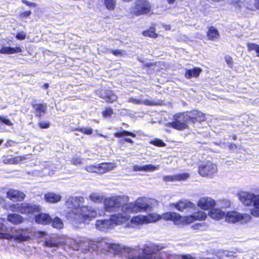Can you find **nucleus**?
<instances>
[{"label": "nucleus", "mask_w": 259, "mask_h": 259, "mask_svg": "<svg viewBox=\"0 0 259 259\" xmlns=\"http://www.w3.org/2000/svg\"><path fill=\"white\" fill-rule=\"evenodd\" d=\"M5 222V219L0 218V239L22 242L27 240L29 238V233L27 230L8 228Z\"/></svg>", "instance_id": "f257e3e1"}, {"label": "nucleus", "mask_w": 259, "mask_h": 259, "mask_svg": "<svg viewBox=\"0 0 259 259\" xmlns=\"http://www.w3.org/2000/svg\"><path fill=\"white\" fill-rule=\"evenodd\" d=\"M150 207L149 199L146 197H140L133 202H130L122 206L121 213L125 217V222L130 219V214L144 211Z\"/></svg>", "instance_id": "f03ea898"}, {"label": "nucleus", "mask_w": 259, "mask_h": 259, "mask_svg": "<svg viewBox=\"0 0 259 259\" xmlns=\"http://www.w3.org/2000/svg\"><path fill=\"white\" fill-rule=\"evenodd\" d=\"M160 215L152 213L147 215L139 214L130 217L129 220L124 223L125 228H137L146 224L154 223L161 219Z\"/></svg>", "instance_id": "7ed1b4c3"}, {"label": "nucleus", "mask_w": 259, "mask_h": 259, "mask_svg": "<svg viewBox=\"0 0 259 259\" xmlns=\"http://www.w3.org/2000/svg\"><path fill=\"white\" fill-rule=\"evenodd\" d=\"M125 217H123L121 212L111 215L109 220H97L96 227L97 229L102 231H106L112 229L115 226L125 223Z\"/></svg>", "instance_id": "20e7f679"}, {"label": "nucleus", "mask_w": 259, "mask_h": 259, "mask_svg": "<svg viewBox=\"0 0 259 259\" xmlns=\"http://www.w3.org/2000/svg\"><path fill=\"white\" fill-rule=\"evenodd\" d=\"M128 201L129 197L126 195H114L108 197L104 199V208L107 211H115L119 208H121L122 206L127 203Z\"/></svg>", "instance_id": "39448f33"}, {"label": "nucleus", "mask_w": 259, "mask_h": 259, "mask_svg": "<svg viewBox=\"0 0 259 259\" xmlns=\"http://www.w3.org/2000/svg\"><path fill=\"white\" fill-rule=\"evenodd\" d=\"M238 196L240 201L244 205L249 206L253 204L254 208L251 210V213L255 217H259V195L241 192Z\"/></svg>", "instance_id": "423d86ee"}, {"label": "nucleus", "mask_w": 259, "mask_h": 259, "mask_svg": "<svg viewBox=\"0 0 259 259\" xmlns=\"http://www.w3.org/2000/svg\"><path fill=\"white\" fill-rule=\"evenodd\" d=\"M97 215V211L94 207L90 206L82 205L73 220L78 223H80L88 220H90L94 219Z\"/></svg>", "instance_id": "0eeeda50"}, {"label": "nucleus", "mask_w": 259, "mask_h": 259, "mask_svg": "<svg viewBox=\"0 0 259 259\" xmlns=\"http://www.w3.org/2000/svg\"><path fill=\"white\" fill-rule=\"evenodd\" d=\"M84 202V199L82 196H70L65 203V206L71 209L68 212L67 217L73 219L75 214L81 207V204Z\"/></svg>", "instance_id": "6e6552de"}, {"label": "nucleus", "mask_w": 259, "mask_h": 259, "mask_svg": "<svg viewBox=\"0 0 259 259\" xmlns=\"http://www.w3.org/2000/svg\"><path fill=\"white\" fill-rule=\"evenodd\" d=\"M189 116L187 113H179L174 116V121L169 124L170 126L178 130H183L188 127V122Z\"/></svg>", "instance_id": "1a4fd4ad"}, {"label": "nucleus", "mask_w": 259, "mask_h": 259, "mask_svg": "<svg viewBox=\"0 0 259 259\" xmlns=\"http://www.w3.org/2000/svg\"><path fill=\"white\" fill-rule=\"evenodd\" d=\"M127 259H156L154 256H142L139 246L133 247L125 246L123 255Z\"/></svg>", "instance_id": "9d476101"}, {"label": "nucleus", "mask_w": 259, "mask_h": 259, "mask_svg": "<svg viewBox=\"0 0 259 259\" xmlns=\"http://www.w3.org/2000/svg\"><path fill=\"white\" fill-rule=\"evenodd\" d=\"M225 221L230 223L241 222L247 223L251 219V217L248 214L240 213L237 211H228L226 213Z\"/></svg>", "instance_id": "9b49d317"}, {"label": "nucleus", "mask_w": 259, "mask_h": 259, "mask_svg": "<svg viewBox=\"0 0 259 259\" xmlns=\"http://www.w3.org/2000/svg\"><path fill=\"white\" fill-rule=\"evenodd\" d=\"M150 11V5L147 0H136L132 12L136 15L145 14Z\"/></svg>", "instance_id": "f8f14e48"}, {"label": "nucleus", "mask_w": 259, "mask_h": 259, "mask_svg": "<svg viewBox=\"0 0 259 259\" xmlns=\"http://www.w3.org/2000/svg\"><path fill=\"white\" fill-rule=\"evenodd\" d=\"M217 171V165L211 161H207L199 167L198 172L202 177L210 176Z\"/></svg>", "instance_id": "ddd939ff"}, {"label": "nucleus", "mask_w": 259, "mask_h": 259, "mask_svg": "<svg viewBox=\"0 0 259 259\" xmlns=\"http://www.w3.org/2000/svg\"><path fill=\"white\" fill-rule=\"evenodd\" d=\"M207 216L206 213L203 211H198L191 215L183 216V225L190 224L196 221H204Z\"/></svg>", "instance_id": "4468645a"}, {"label": "nucleus", "mask_w": 259, "mask_h": 259, "mask_svg": "<svg viewBox=\"0 0 259 259\" xmlns=\"http://www.w3.org/2000/svg\"><path fill=\"white\" fill-rule=\"evenodd\" d=\"M109 240L104 238H99L97 239L90 240L89 244L93 249L101 248L108 251L110 245Z\"/></svg>", "instance_id": "2eb2a0df"}, {"label": "nucleus", "mask_w": 259, "mask_h": 259, "mask_svg": "<svg viewBox=\"0 0 259 259\" xmlns=\"http://www.w3.org/2000/svg\"><path fill=\"white\" fill-rule=\"evenodd\" d=\"M163 248V246L160 245L155 244H147L144 245L143 248H141V252L145 255H142V256H154L156 258V256L155 254Z\"/></svg>", "instance_id": "dca6fc26"}, {"label": "nucleus", "mask_w": 259, "mask_h": 259, "mask_svg": "<svg viewBox=\"0 0 259 259\" xmlns=\"http://www.w3.org/2000/svg\"><path fill=\"white\" fill-rule=\"evenodd\" d=\"M215 205V201L208 197H202L197 202L198 206L204 210L211 209L214 207Z\"/></svg>", "instance_id": "f3484780"}, {"label": "nucleus", "mask_w": 259, "mask_h": 259, "mask_svg": "<svg viewBox=\"0 0 259 259\" xmlns=\"http://www.w3.org/2000/svg\"><path fill=\"white\" fill-rule=\"evenodd\" d=\"M114 136L117 138H122V141L129 144H134L133 140L128 137L135 138L136 135L135 134L120 129L114 134Z\"/></svg>", "instance_id": "a211bd4d"}, {"label": "nucleus", "mask_w": 259, "mask_h": 259, "mask_svg": "<svg viewBox=\"0 0 259 259\" xmlns=\"http://www.w3.org/2000/svg\"><path fill=\"white\" fill-rule=\"evenodd\" d=\"M161 219L166 221H172L175 224L177 225H183V216L175 213L168 212L164 213L162 215H160Z\"/></svg>", "instance_id": "6ab92c4d"}, {"label": "nucleus", "mask_w": 259, "mask_h": 259, "mask_svg": "<svg viewBox=\"0 0 259 259\" xmlns=\"http://www.w3.org/2000/svg\"><path fill=\"white\" fill-rule=\"evenodd\" d=\"M41 208L39 206L30 203H21V213L32 214L40 211Z\"/></svg>", "instance_id": "aec40b11"}, {"label": "nucleus", "mask_w": 259, "mask_h": 259, "mask_svg": "<svg viewBox=\"0 0 259 259\" xmlns=\"http://www.w3.org/2000/svg\"><path fill=\"white\" fill-rule=\"evenodd\" d=\"M7 197L14 201H21L24 200L25 195L21 191L10 189L7 193Z\"/></svg>", "instance_id": "412c9836"}, {"label": "nucleus", "mask_w": 259, "mask_h": 259, "mask_svg": "<svg viewBox=\"0 0 259 259\" xmlns=\"http://www.w3.org/2000/svg\"><path fill=\"white\" fill-rule=\"evenodd\" d=\"M208 215L212 220L220 221L225 219L226 212L221 209L213 207L209 211Z\"/></svg>", "instance_id": "4be33fe9"}, {"label": "nucleus", "mask_w": 259, "mask_h": 259, "mask_svg": "<svg viewBox=\"0 0 259 259\" xmlns=\"http://www.w3.org/2000/svg\"><path fill=\"white\" fill-rule=\"evenodd\" d=\"M190 175L188 173H182L173 176H166L163 178V180L166 182L185 181L188 179Z\"/></svg>", "instance_id": "5701e85b"}, {"label": "nucleus", "mask_w": 259, "mask_h": 259, "mask_svg": "<svg viewBox=\"0 0 259 259\" xmlns=\"http://www.w3.org/2000/svg\"><path fill=\"white\" fill-rule=\"evenodd\" d=\"M170 206H174L177 209L180 211H183L187 208H194L195 204L188 200H181L177 203L170 204Z\"/></svg>", "instance_id": "b1692460"}, {"label": "nucleus", "mask_w": 259, "mask_h": 259, "mask_svg": "<svg viewBox=\"0 0 259 259\" xmlns=\"http://www.w3.org/2000/svg\"><path fill=\"white\" fill-rule=\"evenodd\" d=\"M101 98L107 102L112 103L117 99V96L109 90H102L100 92Z\"/></svg>", "instance_id": "393cba45"}, {"label": "nucleus", "mask_w": 259, "mask_h": 259, "mask_svg": "<svg viewBox=\"0 0 259 259\" xmlns=\"http://www.w3.org/2000/svg\"><path fill=\"white\" fill-rule=\"evenodd\" d=\"M32 107L34 110L35 115L41 117L47 112V105L46 104H32Z\"/></svg>", "instance_id": "a878e982"}, {"label": "nucleus", "mask_w": 259, "mask_h": 259, "mask_svg": "<svg viewBox=\"0 0 259 259\" xmlns=\"http://www.w3.org/2000/svg\"><path fill=\"white\" fill-rule=\"evenodd\" d=\"M98 165V173L104 174L114 169L117 164L114 162L102 163Z\"/></svg>", "instance_id": "bb28decb"}, {"label": "nucleus", "mask_w": 259, "mask_h": 259, "mask_svg": "<svg viewBox=\"0 0 259 259\" xmlns=\"http://www.w3.org/2000/svg\"><path fill=\"white\" fill-rule=\"evenodd\" d=\"M44 199L48 203H56L60 201L62 196L58 193L49 192L44 195Z\"/></svg>", "instance_id": "cd10ccee"}, {"label": "nucleus", "mask_w": 259, "mask_h": 259, "mask_svg": "<svg viewBox=\"0 0 259 259\" xmlns=\"http://www.w3.org/2000/svg\"><path fill=\"white\" fill-rule=\"evenodd\" d=\"M125 246L111 243L108 251L112 252L115 254L123 255V250H124Z\"/></svg>", "instance_id": "c85d7f7f"}, {"label": "nucleus", "mask_w": 259, "mask_h": 259, "mask_svg": "<svg viewBox=\"0 0 259 259\" xmlns=\"http://www.w3.org/2000/svg\"><path fill=\"white\" fill-rule=\"evenodd\" d=\"M188 116H189V120H192L193 122H194V120L201 122L205 119V115L198 111L194 110L189 114L188 113Z\"/></svg>", "instance_id": "c756f323"}, {"label": "nucleus", "mask_w": 259, "mask_h": 259, "mask_svg": "<svg viewBox=\"0 0 259 259\" xmlns=\"http://www.w3.org/2000/svg\"><path fill=\"white\" fill-rule=\"evenodd\" d=\"M35 222L40 224L47 225L52 221V218L47 213H40L35 218Z\"/></svg>", "instance_id": "7c9ffc66"}, {"label": "nucleus", "mask_w": 259, "mask_h": 259, "mask_svg": "<svg viewBox=\"0 0 259 259\" xmlns=\"http://www.w3.org/2000/svg\"><path fill=\"white\" fill-rule=\"evenodd\" d=\"M29 155H25L23 156H19L16 157H3V161L5 163H8L11 164L17 163L23 160L28 159V157Z\"/></svg>", "instance_id": "2f4dec72"}, {"label": "nucleus", "mask_w": 259, "mask_h": 259, "mask_svg": "<svg viewBox=\"0 0 259 259\" xmlns=\"http://www.w3.org/2000/svg\"><path fill=\"white\" fill-rule=\"evenodd\" d=\"M7 220L13 224L18 225L23 222L24 219L20 214L9 213L8 214Z\"/></svg>", "instance_id": "473e14b6"}, {"label": "nucleus", "mask_w": 259, "mask_h": 259, "mask_svg": "<svg viewBox=\"0 0 259 259\" xmlns=\"http://www.w3.org/2000/svg\"><path fill=\"white\" fill-rule=\"evenodd\" d=\"M128 102L135 104H143L144 105L148 106H151L156 104V103L153 101L144 99L142 97H141L140 99L130 98L128 100Z\"/></svg>", "instance_id": "72a5a7b5"}, {"label": "nucleus", "mask_w": 259, "mask_h": 259, "mask_svg": "<svg viewBox=\"0 0 259 259\" xmlns=\"http://www.w3.org/2000/svg\"><path fill=\"white\" fill-rule=\"evenodd\" d=\"M202 69L199 67H195L191 69H188L186 71L185 76L190 79L192 77H197L201 72Z\"/></svg>", "instance_id": "f704fd0d"}, {"label": "nucleus", "mask_w": 259, "mask_h": 259, "mask_svg": "<svg viewBox=\"0 0 259 259\" xmlns=\"http://www.w3.org/2000/svg\"><path fill=\"white\" fill-rule=\"evenodd\" d=\"M22 52V49L19 47L11 48L8 47H3L0 50V53L3 54H13Z\"/></svg>", "instance_id": "c9c22d12"}, {"label": "nucleus", "mask_w": 259, "mask_h": 259, "mask_svg": "<svg viewBox=\"0 0 259 259\" xmlns=\"http://www.w3.org/2000/svg\"><path fill=\"white\" fill-rule=\"evenodd\" d=\"M207 36L208 38L211 40L217 39L219 36V33L217 29L213 27H211L209 28L207 32Z\"/></svg>", "instance_id": "e433bc0d"}, {"label": "nucleus", "mask_w": 259, "mask_h": 259, "mask_svg": "<svg viewBox=\"0 0 259 259\" xmlns=\"http://www.w3.org/2000/svg\"><path fill=\"white\" fill-rule=\"evenodd\" d=\"M89 198L92 201L95 203H101L104 199L103 195L97 193L91 194Z\"/></svg>", "instance_id": "4c0bfd02"}, {"label": "nucleus", "mask_w": 259, "mask_h": 259, "mask_svg": "<svg viewBox=\"0 0 259 259\" xmlns=\"http://www.w3.org/2000/svg\"><path fill=\"white\" fill-rule=\"evenodd\" d=\"M52 226L53 228L61 229L63 227V223L62 220L58 218L55 217L54 219H52Z\"/></svg>", "instance_id": "58836bf2"}, {"label": "nucleus", "mask_w": 259, "mask_h": 259, "mask_svg": "<svg viewBox=\"0 0 259 259\" xmlns=\"http://www.w3.org/2000/svg\"><path fill=\"white\" fill-rule=\"evenodd\" d=\"M164 257H166L168 259H176L179 258V255L176 254L163 252L161 253L157 256H156V259H164Z\"/></svg>", "instance_id": "ea45409f"}, {"label": "nucleus", "mask_w": 259, "mask_h": 259, "mask_svg": "<svg viewBox=\"0 0 259 259\" xmlns=\"http://www.w3.org/2000/svg\"><path fill=\"white\" fill-rule=\"evenodd\" d=\"M45 243H46V245L47 246H48L50 247H56L59 245L63 243V242L59 241L58 239H50L48 241H46Z\"/></svg>", "instance_id": "a19ab883"}, {"label": "nucleus", "mask_w": 259, "mask_h": 259, "mask_svg": "<svg viewBox=\"0 0 259 259\" xmlns=\"http://www.w3.org/2000/svg\"><path fill=\"white\" fill-rule=\"evenodd\" d=\"M104 2L108 10H113L114 9L116 4V0H104Z\"/></svg>", "instance_id": "79ce46f5"}, {"label": "nucleus", "mask_w": 259, "mask_h": 259, "mask_svg": "<svg viewBox=\"0 0 259 259\" xmlns=\"http://www.w3.org/2000/svg\"><path fill=\"white\" fill-rule=\"evenodd\" d=\"M247 49L248 51H254L257 54V56L259 57V45L249 42L247 44Z\"/></svg>", "instance_id": "37998d69"}, {"label": "nucleus", "mask_w": 259, "mask_h": 259, "mask_svg": "<svg viewBox=\"0 0 259 259\" xmlns=\"http://www.w3.org/2000/svg\"><path fill=\"white\" fill-rule=\"evenodd\" d=\"M143 34L145 36H149L153 38H156L157 37V34L155 32V30L153 28L144 31L143 32Z\"/></svg>", "instance_id": "c03bdc74"}, {"label": "nucleus", "mask_w": 259, "mask_h": 259, "mask_svg": "<svg viewBox=\"0 0 259 259\" xmlns=\"http://www.w3.org/2000/svg\"><path fill=\"white\" fill-rule=\"evenodd\" d=\"M85 169L89 172L98 173V165H90L85 166Z\"/></svg>", "instance_id": "a18cd8bd"}, {"label": "nucleus", "mask_w": 259, "mask_h": 259, "mask_svg": "<svg viewBox=\"0 0 259 259\" xmlns=\"http://www.w3.org/2000/svg\"><path fill=\"white\" fill-rule=\"evenodd\" d=\"M21 204H14L10 206L9 209L13 212H18L21 213Z\"/></svg>", "instance_id": "49530a36"}, {"label": "nucleus", "mask_w": 259, "mask_h": 259, "mask_svg": "<svg viewBox=\"0 0 259 259\" xmlns=\"http://www.w3.org/2000/svg\"><path fill=\"white\" fill-rule=\"evenodd\" d=\"M159 165H153L152 164H148L144 165V171H153L159 168Z\"/></svg>", "instance_id": "de8ad7c7"}, {"label": "nucleus", "mask_w": 259, "mask_h": 259, "mask_svg": "<svg viewBox=\"0 0 259 259\" xmlns=\"http://www.w3.org/2000/svg\"><path fill=\"white\" fill-rule=\"evenodd\" d=\"M150 144L154 145V146H165V144L160 139H155L151 140L149 142Z\"/></svg>", "instance_id": "09e8293b"}, {"label": "nucleus", "mask_w": 259, "mask_h": 259, "mask_svg": "<svg viewBox=\"0 0 259 259\" xmlns=\"http://www.w3.org/2000/svg\"><path fill=\"white\" fill-rule=\"evenodd\" d=\"M0 122L8 126L13 125V123L6 116H0Z\"/></svg>", "instance_id": "8fccbe9b"}, {"label": "nucleus", "mask_w": 259, "mask_h": 259, "mask_svg": "<svg viewBox=\"0 0 259 259\" xmlns=\"http://www.w3.org/2000/svg\"><path fill=\"white\" fill-rule=\"evenodd\" d=\"M78 131L84 134L88 135H91L93 132V129L90 127L81 128Z\"/></svg>", "instance_id": "3c124183"}, {"label": "nucleus", "mask_w": 259, "mask_h": 259, "mask_svg": "<svg viewBox=\"0 0 259 259\" xmlns=\"http://www.w3.org/2000/svg\"><path fill=\"white\" fill-rule=\"evenodd\" d=\"M113 113L112 109L111 108H107L103 112V115L105 117H110Z\"/></svg>", "instance_id": "603ef678"}, {"label": "nucleus", "mask_w": 259, "mask_h": 259, "mask_svg": "<svg viewBox=\"0 0 259 259\" xmlns=\"http://www.w3.org/2000/svg\"><path fill=\"white\" fill-rule=\"evenodd\" d=\"M38 125L41 128H47L50 126V123L47 121H40Z\"/></svg>", "instance_id": "864d4df0"}, {"label": "nucleus", "mask_w": 259, "mask_h": 259, "mask_svg": "<svg viewBox=\"0 0 259 259\" xmlns=\"http://www.w3.org/2000/svg\"><path fill=\"white\" fill-rule=\"evenodd\" d=\"M71 162L75 165H78L82 163L81 159L79 158H73L71 160Z\"/></svg>", "instance_id": "5fc2aeb1"}, {"label": "nucleus", "mask_w": 259, "mask_h": 259, "mask_svg": "<svg viewBox=\"0 0 259 259\" xmlns=\"http://www.w3.org/2000/svg\"><path fill=\"white\" fill-rule=\"evenodd\" d=\"M225 59L227 64L230 67H231L233 65V61L232 58L230 56H226Z\"/></svg>", "instance_id": "6e6d98bb"}, {"label": "nucleus", "mask_w": 259, "mask_h": 259, "mask_svg": "<svg viewBox=\"0 0 259 259\" xmlns=\"http://www.w3.org/2000/svg\"><path fill=\"white\" fill-rule=\"evenodd\" d=\"M26 34L23 32L18 33L16 35V38L18 39L23 40L25 38Z\"/></svg>", "instance_id": "4d7b16f0"}, {"label": "nucleus", "mask_w": 259, "mask_h": 259, "mask_svg": "<svg viewBox=\"0 0 259 259\" xmlns=\"http://www.w3.org/2000/svg\"><path fill=\"white\" fill-rule=\"evenodd\" d=\"M196 259L195 257L191 255V254H185L182 255L181 256H179V258L178 259Z\"/></svg>", "instance_id": "13d9d810"}, {"label": "nucleus", "mask_w": 259, "mask_h": 259, "mask_svg": "<svg viewBox=\"0 0 259 259\" xmlns=\"http://www.w3.org/2000/svg\"><path fill=\"white\" fill-rule=\"evenodd\" d=\"M123 51L120 50H112V53L116 56H121L123 54Z\"/></svg>", "instance_id": "bf43d9fd"}, {"label": "nucleus", "mask_w": 259, "mask_h": 259, "mask_svg": "<svg viewBox=\"0 0 259 259\" xmlns=\"http://www.w3.org/2000/svg\"><path fill=\"white\" fill-rule=\"evenodd\" d=\"M133 170L135 171H144V165L143 166H139L138 165H134V166H133Z\"/></svg>", "instance_id": "052dcab7"}, {"label": "nucleus", "mask_w": 259, "mask_h": 259, "mask_svg": "<svg viewBox=\"0 0 259 259\" xmlns=\"http://www.w3.org/2000/svg\"><path fill=\"white\" fill-rule=\"evenodd\" d=\"M22 2L28 6L35 7V4L33 3L28 2L26 1H23Z\"/></svg>", "instance_id": "680f3d73"}, {"label": "nucleus", "mask_w": 259, "mask_h": 259, "mask_svg": "<svg viewBox=\"0 0 259 259\" xmlns=\"http://www.w3.org/2000/svg\"><path fill=\"white\" fill-rule=\"evenodd\" d=\"M31 12L30 11H25L21 14V17H26L29 16L31 14Z\"/></svg>", "instance_id": "e2e57ef3"}, {"label": "nucleus", "mask_w": 259, "mask_h": 259, "mask_svg": "<svg viewBox=\"0 0 259 259\" xmlns=\"http://www.w3.org/2000/svg\"><path fill=\"white\" fill-rule=\"evenodd\" d=\"M222 202H224V205L223 206V207L227 208L229 207L230 206V201L224 200H223Z\"/></svg>", "instance_id": "0e129e2a"}, {"label": "nucleus", "mask_w": 259, "mask_h": 259, "mask_svg": "<svg viewBox=\"0 0 259 259\" xmlns=\"http://www.w3.org/2000/svg\"><path fill=\"white\" fill-rule=\"evenodd\" d=\"M254 6L256 9H259V0H255Z\"/></svg>", "instance_id": "69168bd1"}, {"label": "nucleus", "mask_w": 259, "mask_h": 259, "mask_svg": "<svg viewBox=\"0 0 259 259\" xmlns=\"http://www.w3.org/2000/svg\"><path fill=\"white\" fill-rule=\"evenodd\" d=\"M99 135L100 136H101V137H104L105 138L107 139V141H108L110 140V138L109 137H107V136H104V135H102V134H99Z\"/></svg>", "instance_id": "338daca9"}, {"label": "nucleus", "mask_w": 259, "mask_h": 259, "mask_svg": "<svg viewBox=\"0 0 259 259\" xmlns=\"http://www.w3.org/2000/svg\"><path fill=\"white\" fill-rule=\"evenodd\" d=\"M170 29V26L169 25H165V30H169Z\"/></svg>", "instance_id": "774afa93"}]
</instances>
